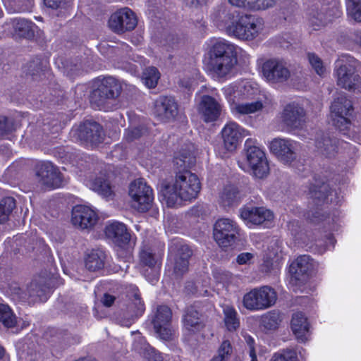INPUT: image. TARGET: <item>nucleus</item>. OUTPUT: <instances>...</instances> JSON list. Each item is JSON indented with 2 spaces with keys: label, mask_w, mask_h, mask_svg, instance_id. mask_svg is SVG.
Segmentation results:
<instances>
[{
  "label": "nucleus",
  "mask_w": 361,
  "mask_h": 361,
  "mask_svg": "<svg viewBox=\"0 0 361 361\" xmlns=\"http://www.w3.org/2000/svg\"><path fill=\"white\" fill-rule=\"evenodd\" d=\"M145 133L144 128L140 127L128 128L125 132L123 139L128 142H131L140 138Z\"/></svg>",
  "instance_id": "603ef678"
},
{
  "label": "nucleus",
  "mask_w": 361,
  "mask_h": 361,
  "mask_svg": "<svg viewBox=\"0 0 361 361\" xmlns=\"http://www.w3.org/2000/svg\"><path fill=\"white\" fill-rule=\"evenodd\" d=\"M198 71L196 68L192 70V75H197ZM195 78L194 76L188 78L186 80L185 79H180L179 82V85L185 88H190L194 82Z\"/></svg>",
  "instance_id": "6e6d98bb"
},
{
  "label": "nucleus",
  "mask_w": 361,
  "mask_h": 361,
  "mask_svg": "<svg viewBox=\"0 0 361 361\" xmlns=\"http://www.w3.org/2000/svg\"><path fill=\"white\" fill-rule=\"evenodd\" d=\"M253 257L254 255L252 253L243 252L237 257L236 261L239 264H246L253 258Z\"/></svg>",
  "instance_id": "4d7b16f0"
},
{
  "label": "nucleus",
  "mask_w": 361,
  "mask_h": 361,
  "mask_svg": "<svg viewBox=\"0 0 361 361\" xmlns=\"http://www.w3.org/2000/svg\"><path fill=\"white\" fill-rule=\"evenodd\" d=\"M301 148L300 142L290 138H274L269 144L270 152L284 164L295 168L298 173L305 171L304 166H299L297 162Z\"/></svg>",
  "instance_id": "39448f33"
},
{
  "label": "nucleus",
  "mask_w": 361,
  "mask_h": 361,
  "mask_svg": "<svg viewBox=\"0 0 361 361\" xmlns=\"http://www.w3.org/2000/svg\"><path fill=\"white\" fill-rule=\"evenodd\" d=\"M94 86L97 87L94 94L98 92L100 95L101 104H102L106 99L117 98L120 95L122 90V86L119 80L109 75L99 76L94 80Z\"/></svg>",
  "instance_id": "a211bd4d"
},
{
  "label": "nucleus",
  "mask_w": 361,
  "mask_h": 361,
  "mask_svg": "<svg viewBox=\"0 0 361 361\" xmlns=\"http://www.w3.org/2000/svg\"><path fill=\"white\" fill-rule=\"evenodd\" d=\"M104 233L106 238L112 240L116 246L118 255L126 260L130 259V252L128 245L130 234L126 225L118 221L109 222L105 227Z\"/></svg>",
  "instance_id": "6e6552de"
},
{
  "label": "nucleus",
  "mask_w": 361,
  "mask_h": 361,
  "mask_svg": "<svg viewBox=\"0 0 361 361\" xmlns=\"http://www.w3.org/2000/svg\"><path fill=\"white\" fill-rule=\"evenodd\" d=\"M36 175L39 181L49 188H59L62 185V176L50 161H40L36 165Z\"/></svg>",
  "instance_id": "f3484780"
},
{
  "label": "nucleus",
  "mask_w": 361,
  "mask_h": 361,
  "mask_svg": "<svg viewBox=\"0 0 361 361\" xmlns=\"http://www.w3.org/2000/svg\"><path fill=\"white\" fill-rule=\"evenodd\" d=\"M207 54L209 61L225 56L237 55L238 47L223 38H213L208 41Z\"/></svg>",
  "instance_id": "4be33fe9"
},
{
  "label": "nucleus",
  "mask_w": 361,
  "mask_h": 361,
  "mask_svg": "<svg viewBox=\"0 0 361 361\" xmlns=\"http://www.w3.org/2000/svg\"><path fill=\"white\" fill-rule=\"evenodd\" d=\"M98 221V214L94 209L87 205H76L73 208L71 221L74 226L80 229H90Z\"/></svg>",
  "instance_id": "aec40b11"
},
{
  "label": "nucleus",
  "mask_w": 361,
  "mask_h": 361,
  "mask_svg": "<svg viewBox=\"0 0 361 361\" xmlns=\"http://www.w3.org/2000/svg\"><path fill=\"white\" fill-rule=\"evenodd\" d=\"M319 4H316L307 10L308 20L314 30H319L320 27L325 25L331 21L330 13L324 14L319 11Z\"/></svg>",
  "instance_id": "e433bc0d"
},
{
  "label": "nucleus",
  "mask_w": 361,
  "mask_h": 361,
  "mask_svg": "<svg viewBox=\"0 0 361 361\" xmlns=\"http://www.w3.org/2000/svg\"><path fill=\"white\" fill-rule=\"evenodd\" d=\"M240 102V101H233L229 103L231 111L236 118H239L241 115L255 113L261 110L263 107L262 103L259 101L245 103H241Z\"/></svg>",
  "instance_id": "473e14b6"
},
{
  "label": "nucleus",
  "mask_w": 361,
  "mask_h": 361,
  "mask_svg": "<svg viewBox=\"0 0 361 361\" xmlns=\"http://www.w3.org/2000/svg\"><path fill=\"white\" fill-rule=\"evenodd\" d=\"M290 327L296 338L305 342L310 336V325L307 317L302 312L293 314Z\"/></svg>",
  "instance_id": "c85d7f7f"
},
{
  "label": "nucleus",
  "mask_w": 361,
  "mask_h": 361,
  "mask_svg": "<svg viewBox=\"0 0 361 361\" xmlns=\"http://www.w3.org/2000/svg\"><path fill=\"white\" fill-rule=\"evenodd\" d=\"M245 339H246L247 345H249L250 350L251 349H255L254 346H253L254 339L251 336H250L245 337Z\"/></svg>",
  "instance_id": "69168bd1"
},
{
  "label": "nucleus",
  "mask_w": 361,
  "mask_h": 361,
  "mask_svg": "<svg viewBox=\"0 0 361 361\" xmlns=\"http://www.w3.org/2000/svg\"><path fill=\"white\" fill-rule=\"evenodd\" d=\"M222 109V104L209 95H203L198 105V111L203 120L207 123L218 120Z\"/></svg>",
  "instance_id": "b1692460"
},
{
  "label": "nucleus",
  "mask_w": 361,
  "mask_h": 361,
  "mask_svg": "<svg viewBox=\"0 0 361 361\" xmlns=\"http://www.w3.org/2000/svg\"><path fill=\"white\" fill-rule=\"evenodd\" d=\"M195 162V146L192 143L186 144L185 148L176 154L173 164L179 171L171 183L164 185L161 188L167 207H177L183 201L191 202L197 197L201 190L200 180L196 174L186 169Z\"/></svg>",
  "instance_id": "f257e3e1"
},
{
  "label": "nucleus",
  "mask_w": 361,
  "mask_h": 361,
  "mask_svg": "<svg viewBox=\"0 0 361 361\" xmlns=\"http://www.w3.org/2000/svg\"><path fill=\"white\" fill-rule=\"evenodd\" d=\"M137 24L135 14L125 7L114 12L109 20V26L112 31L121 34L133 30Z\"/></svg>",
  "instance_id": "f8f14e48"
},
{
  "label": "nucleus",
  "mask_w": 361,
  "mask_h": 361,
  "mask_svg": "<svg viewBox=\"0 0 361 361\" xmlns=\"http://www.w3.org/2000/svg\"><path fill=\"white\" fill-rule=\"evenodd\" d=\"M352 111V102L344 94H341L335 98L331 106L334 125L340 131L351 137L355 142L361 144V135H355L354 130H350L351 123L348 116L351 115Z\"/></svg>",
  "instance_id": "7ed1b4c3"
},
{
  "label": "nucleus",
  "mask_w": 361,
  "mask_h": 361,
  "mask_svg": "<svg viewBox=\"0 0 361 361\" xmlns=\"http://www.w3.org/2000/svg\"><path fill=\"white\" fill-rule=\"evenodd\" d=\"M307 60L311 68L320 77H324L326 73V66L315 54L308 53Z\"/></svg>",
  "instance_id": "37998d69"
},
{
  "label": "nucleus",
  "mask_w": 361,
  "mask_h": 361,
  "mask_svg": "<svg viewBox=\"0 0 361 361\" xmlns=\"http://www.w3.org/2000/svg\"><path fill=\"white\" fill-rule=\"evenodd\" d=\"M90 189L105 198H110L114 195L111 184L105 173L100 175L89 183Z\"/></svg>",
  "instance_id": "c9c22d12"
},
{
  "label": "nucleus",
  "mask_w": 361,
  "mask_h": 361,
  "mask_svg": "<svg viewBox=\"0 0 361 361\" xmlns=\"http://www.w3.org/2000/svg\"><path fill=\"white\" fill-rule=\"evenodd\" d=\"M250 356L251 357V361H257L255 349H251L250 350Z\"/></svg>",
  "instance_id": "338daca9"
},
{
  "label": "nucleus",
  "mask_w": 361,
  "mask_h": 361,
  "mask_svg": "<svg viewBox=\"0 0 361 361\" xmlns=\"http://www.w3.org/2000/svg\"><path fill=\"white\" fill-rule=\"evenodd\" d=\"M240 228L235 221L228 218L218 219L214 226V238L221 247L231 246L240 235Z\"/></svg>",
  "instance_id": "1a4fd4ad"
},
{
  "label": "nucleus",
  "mask_w": 361,
  "mask_h": 361,
  "mask_svg": "<svg viewBox=\"0 0 361 361\" xmlns=\"http://www.w3.org/2000/svg\"><path fill=\"white\" fill-rule=\"evenodd\" d=\"M130 293L128 294V302L126 305L127 319L121 318L119 323L121 326L130 327L135 320L145 312V304L140 298L138 288L136 286L130 285Z\"/></svg>",
  "instance_id": "2eb2a0df"
},
{
  "label": "nucleus",
  "mask_w": 361,
  "mask_h": 361,
  "mask_svg": "<svg viewBox=\"0 0 361 361\" xmlns=\"http://www.w3.org/2000/svg\"><path fill=\"white\" fill-rule=\"evenodd\" d=\"M348 15L357 22H361V0H346Z\"/></svg>",
  "instance_id": "49530a36"
},
{
  "label": "nucleus",
  "mask_w": 361,
  "mask_h": 361,
  "mask_svg": "<svg viewBox=\"0 0 361 361\" xmlns=\"http://www.w3.org/2000/svg\"><path fill=\"white\" fill-rule=\"evenodd\" d=\"M297 355L293 350H284L280 353H275L270 361H296Z\"/></svg>",
  "instance_id": "3c124183"
},
{
  "label": "nucleus",
  "mask_w": 361,
  "mask_h": 361,
  "mask_svg": "<svg viewBox=\"0 0 361 361\" xmlns=\"http://www.w3.org/2000/svg\"><path fill=\"white\" fill-rule=\"evenodd\" d=\"M172 312L166 305L157 307L152 323L157 336L164 341H170L173 338L175 330L171 325Z\"/></svg>",
  "instance_id": "9d476101"
},
{
  "label": "nucleus",
  "mask_w": 361,
  "mask_h": 361,
  "mask_svg": "<svg viewBox=\"0 0 361 361\" xmlns=\"http://www.w3.org/2000/svg\"><path fill=\"white\" fill-rule=\"evenodd\" d=\"M16 207V202L13 197H7L0 202V224L5 223L10 214Z\"/></svg>",
  "instance_id": "79ce46f5"
},
{
  "label": "nucleus",
  "mask_w": 361,
  "mask_h": 361,
  "mask_svg": "<svg viewBox=\"0 0 361 361\" xmlns=\"http://www.w3.org/2000/svg\"><path fill=\"white\" fill-rule=\"evenodd\" d=\"M357 61L341 65L336 70L337 85L345 90L361 93V78L356 73Z\"/></svg>",
  "instance_id": "9b49d317"
},
{
  "label": "nucleus",
  "mask_w": 361,
  "mask_h": 361,
  "mask_svg": "<svg viewBox=\"0 0 361 361\" xmlns=\"http://www.w3.org/2000/svg\"><path fill=\"white\" fill-rule=\"evenodd\" d=\"M183 325L185 330L195 333L203 327L199 312L192 306L186 309L183 316Z\"/></svg>",
  "instance_id": "72a5a7b5"
},
{
  "label": "nucleus",
  "mask_w": 361,
  "mask_h": 361,
  "mask_svg": "<svg viewBox=\"0 0 361 361\" xmlns=\"http://www.w3.org/2000/svg\"><path fill=\"white\" fill-rule=\"evenodd\" d=\"M214 25L229 37L240 41L251 42L261 39L265 34L264 19L256 15L240 14L231 8L221 7L212 16Z\"/></svg>",
  "instance_id": "f03ea898"
},
{
  "label": "nucleus",
  "mask_w": 361,
  "mask_h": 361,
  "mask_svg": "<svg viewBox=\"0 0 361 361\" xmlns=\"http://www.w3.org/2000/svg\"><path fill=\"white\" fill-rule=\"evenodd\" d=\"M240 217L247 226L267 224L274 219L273 213L264 207H245L240 209Z\"/></svg>",
  "instance_id": "5701e85b"
},
{
  "label": "nucleus",
  "mask_w": 361,
  "mask_h": 361,
  "mask_svg": "<svg viewBox=\"0 0 361 361\" xmlns=\"http://www.w3.org/2000/svg\"><path fill=\"white\" fill-rule=\"evenodd\" d=\"M314 143L317 152L322 156L331 157L335 155L337 149L336 140L324 133L320 131L317 133Z\"/></svg>",
  "instance_id": "7c9ffc66"
},
{
  "label": "nucleus",
  "mask_w": 361,
  "mask_h": 361,
  "mask_svg": "<svg viewBox=\"0 0 361 361\" xmlns=\"http://www.w3.org/2000/svg\"><path fill=\"white\" fill-rule=\"evenodd\" d=\"M0 322L7 328L16 324V317L8 305L0 303Z\"/></svg>",
  "instance_id": "a19ab883"
},
{
  "label": "nucleus",
  "mask_w": 361,
  "mask_h": 361,
  "mask_svg": "<svg viewBox=\"0 0 361 361\" xmlns=\"http://www.w3.org/2000/svg\"><path fill=\"white\" fill-rule=\"evenodd\" d=\"M106 259L105 251L96 249L92 250L85 257V267L90 271H97L104 268Z\"/></svg>",
  "instance_id": "f704fd0d"
},
{
  "label": "nucleus",
  "mask_w": 361,
  "mask_h": 361,
  "mask_svg": "<svg viewBox=\"0 0 361 361\" xmlns=\"http://www.w3.org/2000/svg\"><path fill=\"white\" fill-rule=\"evenodd\" d=\"M142 355L147 361H173L172 356L167 354L163 355L153 347H148L147 351Z\"/></svg>",
  "instance_id": "de8ad7c7"
},
{
  "label": "nucleus",
  "mask_w": 361,
  "mask_h": 361,
  "mask_svg": "<svg viewBox=\"0 0 361 361\" xmlns=\"http://www.w3.org/2000/svg\"><path fill=\"white\" fill-rule=\"evenodd\" d=\"M262 73L267 80L272 83L283 82L290 75L286 63L276 59L267 60L263 63Z\"/></svg>",
  "instance_id": "dca6fc26"
},
{
  "label": "nucleus",
  "mask_w": 361,
  "mask_h": 361,
  "mask_svg": "<svg viewBox=\"0 0 361 361\" xmlns=\"http://www.w3.org/2000/svg\"><path fill=\"white\" fill-rule=\"evenodd\" d=\"M155 111L162 119L173 118L178 114V105L172 97H160L156 101Z\"/></svg>",
  "instance_id": "2f4dec72"
},
{
  "label": "nucleus",
  "mask_w": 361,
  "mask_h": 361,
  "mask_svg": "<svg viewBox=\"0 0 361 361\" xmlns=\"http://www.w3.org/2000/svg\"><path fill=\"white\" fill-rule=\"evenodd\" d=\"M224 146L228 152L236 149L242 140L250 133L235 121L227 122L221 130Z\"/></svg>",
  "instance_id": "4468645a"
},
{
  "label": "nucleus",
  "mask_w": 361,
  "mask_h": 361,
  "mask_svg": "<svg viewBox=\"0 0 361 361\" xmlns=\"http://www.w3.org/2000/svg\"><path fill=\"white\" fill-rule=\"evenodd\" d=\"M237 63V55L225 56L209 61L210 69L219 78L230 75Z\"/></svg>",
  "instance_id": "cd10ccee"
},
{
  "label": "nucleus",
  "mask_w": 361,
  "mask_h": 361,
  "mask_svg": "<svg viewBox=\"0 0 361 361\" xmlns=\"http://www.w3.org/2000/svg\"><path fill=\"white\" fill-rule=\"evenodd\" d=\"M186 6L190 8H197L199 6L205 3V0H183Z\"/></svg>",
  "instance_id": "13d9d810"
},
{
  "label": "nucleus",
  "mask_w": 361,
  "mask_h": 361,
  "mask_svg": "<svg viewBox=\"0 0 361 361\" xmlns=\"http://www.w3.org/2000/svg\"><path fill=\"white\" fill-rule=\"evenodd\" d=\"M75 131L81 140L90 142L92 145L101 143L104 139L102 127L95 121H86Z\"/></svg>",
  "instance_id": "393cba45"
},
{
  "label": "nucleus",
  "mask_w": 361,
  "mask_h": 361,
  "mask_svg": "<svg viewBox=\"0 0 361 361\" xmlns=\"http://www.w3.org/2000/svg\"><path fill=\"white\" fill-rule=\"evenodd\" d=\"M277 300V294L269 286L255 288L243 296V305L249 310H264L272 307Z\"/></svg>",
  "instance_id": "423d86ee"
},
{
  "label": "nucleus",
  "mask_w": 361,
  "mask_h": 361,
  "mask_svg": "<svg viewBox=\"0 0 361 361\" xmlns=\"http://www.w3.org/2000/svg\"><path fill=\"white\" fill-rule=\"evenodd\" d=\"M238 191L237 188L232 185L224 187L221 192V202L224 207L231 206L238 201Z\"/></svg>",
  "instance_id": "58836bf2"
},
{
  "label": "nucleus",
  "mask_w": 361,
  "mask_h": 361,
  "mask_svg": "<svg viewBox=\"0 0 361 361\" xmlns=\"http://www.w3.org/2000/svg\"><path fill=\"white\" fill-rule=\"evenodd\" d=\"M164 247V244L156 245L144 242L139 252L140 262L149 267H154L161 259Z\"/></svg>",
  "instance_id": "a878e982"
},
{
  "label": "nucleus",
  "mask_w": 361,
  "mask_h": 361,
  "mask_svg": "<svg viewBox=\"0 0 361 361\" xmlns=\"http://www.w3.org/2000/svg\"><path fill=\"white\" fill-rule=\"evenodd\" d=\"M223 312L226 329L230 331L236 330L240 326V321L235 310L231 306L225 305Z\"/></svg>",
  "instance_id": "4c0bfd02"
},
{
  "label": "nucleus",
  "mask_w": 361,
  "mask_h": 361,
  "mask_svg": "<svg viewBox=\"0 0 361 361\" xmlns=\"http://www.w3.org/2000/svg\"><path fill=\"white\" fill-rule=\"evenodd\" d=\"M355 40L361 45V30L356 32Z\"/></svg>",
  "instance_id": "774afa93"
},
{
  "label": "nucleus",
  "mask_w": 361,
  "mask_h": 361,
  "mask_svg": "<svg viewBox=\"0 0 361 361\" xmlns=\"http://www.w3.org/2000/svg\"><path fill=\"white\" fill-rule=\"evenodd\" d=\"M243 152L251 173L257 178H263L269 173V165L263 147L256 139L247 138Z\"/></svg>",
  "instance_id": "20e7f679"
},
{
  "label": "nucleus",
  "mask_w": 361,
  "mask_h": 361,
  "mask_svg": "<svg viewBox=\"0 0 361 361\" xmlns=\"http://www.w3.org/2000/svg\"><path fill=\"white\" fill-rule=\"evenodd\" d=\"M272 262L271 259H266L262 265V270L266 273H269L272 269Z\"/></svg>",
  "instance_id": "e2e57ef3"
},
{
  "label": "nucleus",
  "mask_w": 361,
  "mask_h": 361,
  "mask_svg": "<svg viewBox=\"0 0 361 361\" xmlns=\"http://www.w3.org/2000/svg\"><path fill=\"white\" fill-rule=\"evenodd\" d=\"M129 196L132 207L140 212L148 211L153 202L152 189L142 178L133 181L129 186Z\"/></svg>",
  "instance_id": "0eeeda50"
},
{
  "label": "nucleus",
  "mask_w": 361,
  "mask_h": 361,
  "mask_svg": "<svg viewBox=\"0 0 361 361\" xmlns=\"http://www.w3.org/2000/svg\"><path fill=\"white\" fill-rule=\"evenodd\" d=\"M232 353V347L231 343L228 341H224L222 342L218 350V356L224 358L226 361L230 357Z\"/></svg>",
  "instance_id": "864d4df0"
},
{
  "label": "nucleus",
  "mask_w": 361,
  "mask_h": 361,
  "mask_svg": "<svg viewBox=\"0 0 361 361\" xmlns=\"http://www.w3.org/2000/svg\"><path fill=\"white\" fill-rule=\"evenodd\" d=\"M213 276L216 283H222L224 286L228 284L232 278V275L230 272L222 269H214Z\"/></svg>",
  "instance_id": "8fccbe9b"
},
{
  "label": "nucleus",
  "mask_w": 361,
  "mask_h": 361,
  "mask_svg": "<svg viewBox=\"0 0 361 361\" xmlns=\"http://www.w3.org/2000/svg\"><path fill=\"white\" fill-rule=\"evenodd\" d=\"M160 78V73L155 67L147 68L143 72L142 80L148 88L155 87Z\"/></svg>",
  "instance_id": "c03bdc74"
},
{
  "label": "nucleus",
  "mask_w": 361,
  "mask_h": 361,
  "mask_svg": "<svg viewBox=\"0 0 361 361\" xmlns=\"http://www.w3.org/2000/svg\"><path fill=\"white\" fill-rule=\"evenodd\" d=\"M114 300H115L114 296L109 295L108 293H106L104 295L102 302L104 306L109 307L113 305V303L114 302Z\"/></svg>",
  "instance_id": "bf43d9fd"
},
{
  "label": "nucleus",
  "mask_w": 361,
  "mask_h": 361,
  "mask_svg": "<svg viewBox=\"0 0 361 361\" xmlns=\"http://www.w3.org/2000/svg\"><path fill=\"white\" fill-rule=\"evenodd\" d=\"M256 85L247 80L231 84L223 88L224 94L228 103L252 99L258 92Z\"/></svg>",
  "instance_id": "ddd939ff"
},
{
  "label": "nucleus",
  "mask_w": 361,
  "mask_h": 361,
  "mask_svg": "<svg viewBox=\"0 0 361 361\" xmlns=\"http://www.w3.org/2000/svg\"><path fill=\"white\" fill-rule=\"evenodd\" d=\"M192 254V250L187 245H180L173 259L169 260L166 271L176 279L182 276L188 270L189 259Z\"/></svg>",
  "instance_id": "6ab92c4d"
},
{
  "label": "nucleus",
  "mask_w": 361,
  "mask_h": 361,
  "mask_svg": "<svg viewBox=\"0 0 361 361\" xmlns=\"http://www.w3.org/2000/svg\"><path fill=\"white\" fill-rule=\"evenodd\" d=\"M10 32L16 37L31 38L35 35L36 25L24 18H13L6 23Z\"/></svg>",
  "instance_id": "bb28decb"
},
{
  "label": "nucleus",
  "mask_w": 361,
  "mask_h": 361,
  "mask_svg": "<svg viewBox=\"0 0 361 361\" xmlns=\"http://www.w3.org/2000/svg\"><path fill=\"white\" fill-rule=\"evenodd\" d=\"M281 118L284 125L290 129L302 128L305 123V111L295 102L287 104L281 113Z\"/></svg>",
  "instance_id": "412c9836"
},
{
  "label": "nucleus",
  "mask_w": 361,
  "mask_h": 361,
  "mask_svg": "<svg viewBox=\"0 0 361 361\" xmlns=\"http://www.w3.org/2000/svg\"><path fill=\"white\" fill-rule=\"evenodd\" d=\"M262 322L264 326L269 329H275L278 325V318L275 314L266 315Z\"/></svg>",
  "instance_id": "5fc2aeb1"
},
{
  "label": "nucleus",
  "mask_w": 361,
  "mask_h": 361,
  "mask_svg": "<svg viewBox=\"0 0 361 361\" xmlns=\"http://www.w3.org/2000/svg\"><path fill=\"white\" fill-rule=\"evenodd\" d=\"M6 7H11L14 11L30 12L34 5L33 0H2Z\"/></svg>",
  "instance_id": "ea45409f"
},
{
  "label": "nucleus",
  "mask_w": 361,
  "mask_h": 361,
  "mask_svg": "<svg viewBox=\"0 0 361 361\" xmlns=\"http://www.w3.org/2000/svg\"><path fill=\"white\" fill-rule=\"evenodd\" d=\"M207 286L204 285L202 288H199L198 285H196V290L194 292V294H196L198 296H208L210 294V290L206 288Z\"/></svg>",
  "instance_id": "052dcab7"
},
{
  "label": "nucleus",
  "mask_w": 361,
  "mask_h": 361,
  "mask_svg": "<svg viewBox=\"0 0 361 361\" xmlns=\"http://www.w3.org/2000/svg\"><path fill=\"white\" fill-rule=\"evenodd\" d=\"M8 132V124L6 121H0V137H3Z\"/></svg>",
  "instance_id": "0e129e2a"
},
{
  "label": "nucleus",
  "mask_w": 361,
  "mask_h": 361,
  "mask_svg": "<svg viewBox=\"0 0 361 361\" xmlns=\"http://www.w3.org/2000/svg\"><path fill=\"white\" fill-rule=\"evenodd\" d=\"M45 5L51 8H57L62 0H44Z\"/></svg>",
  "instance_id": "680f3d73"
},
{
  "label": "nucleus",
  "mask_w": 361,
  "mask_h": 361,
  "mask_svg": "<svg viewBox=\"0 0 361 361\" xmlns=\"http://www.w3.org/2000/svg\"><path fill=\"white\" fill-rule=\"evenodd\" d=\"M327 189V185L324 181H317L315 180V184L310 188V195L311 197L319 200L328 201L329 195L326 194L324 191Z\"/></svg>",
  "instance_id": "a18cd8bd"
},
{
  "label": "nucleus",
  "mask_w": 361,
  "mask_h": 361,
  "mask_svg": "<svg viewBox=\"0 0 361 361\" xmlns=\"http://www.w3.org/2000/svg\"><path fill=\"white\" fill-rule=\"evenodd\" d=\"M313 260L309 255L298 257L290 266L289 272L292 278L297 281L302 280V277L313 269Z\"/></svg>",
  "instance_id": "c756f323"
},
{
  "label": "nucleus",
  "mask_w": 361,
  "mask_h": 361,
  "mask_svg": "<svg viewBox=\"0 0 361 361\" xmlns=\"http://www.w3.org/2000/svg\"><path fill=\"white\" fill-rule=\"evenodd\" d=\"M135 350L140 354L143 355L147 351L148 347H152L146 341L145 338L142 336L140 333L135 334L134 341L133 343Z\"/></svg>",
  "instance_id": "09e8293b"
}]
</instances>
